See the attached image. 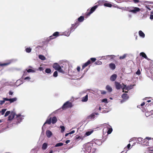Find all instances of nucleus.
<instances>
[{"mask_svg":"<svg viewBox=\"0 0 153 153\" xmlns=\"http://www.w3.org/2000/svg\"><path fill=\"white\" fill-rule=\"evenodd\" d=\"M124 10L135 14L139 12L140 11V9L138 7H126L124 9Z\"/></svg>","mask_w":153,"mask_h":153,"instance_id":"1","label":"nucleus"},{"mask_svg":"<svg viewBox=\"0 0 153 153\" xmlns=\"http://www.w3.org/2000/svg\"><path fill=\"white\" fill-rule=\"evenodd\" d=\"M73 106L72 103L68 101H67L62 107V109H65L66 108H71Z\"/></svg>","mask_w":153,"mask_h":153,"instance_id":"2","label":"nucleus"},{"mask_svg":"<svg viewBox=\"0 0 153 153\" xmlns=\"http://www.w3.org/2000/svg\"><path fill=\"white\" fill-rule=\"evenodd\" d=\"M151 139V138L149 137H147L143 140V138L140 137H138L137 139V140L139 142H140L142 144L144 145H146L145 144H146L148 140L149 141Z\"/></svg>","mask_w":153,"mask_h":153,"instance_id":"3","label":"nucleus"},{"mask_svg":"<svg viewBox=\"0 0 153 153\" xmlns=\"http://www.w3.org/2000/svg\"><path fill=\"white\" fill-rule=\"evenodd\" d=\"M24 116L21 115L20 114L16 115V119L17 120L16 122L17 124L20 123L22 120L24 119Z\"/></svg>","mask_w":153,"mask_h":153,"instance_id":"4","label":"nucleus"},{"mask_svg":"<svg viewBox=\"0 0 153 153\" xmlns=\"http://www.w3.org/2000/svg\"><path fill=\"white\" fill-rule=\"evenodd\" d=\"M59 35V33L58 32H56L54 33L52 35L49 36V37L47 38L46 41L48 42H49L51 40L55 38L56 37L58 36Z\"/></svg>","mask_w":153,"mask_h":153,"instance_id":"5","label":"nucleus"},{"mask_svg":"<svg viewBox=\"0 0 153 153\" xmlns=\"http://www.w3.org/2000/svg\"><path fill=\"white\" fill-rule=\"evenodd\" d=\"M17 61V59H12L8 61V62L5 63H0V66H5L8 65L10 63L14 62H16Z\"/></svg>","mask_w":153,"mask_h":153,"instance_id":"6","label":"nucleus"},{"mask_svg":"<svg viewBox=\"0 0 153 153\" xmlns=\"http://www.w3.org/2000/svg\"><path fill=\"white\" fill-rule=\"evenodd\" d=\"M51 119L52 117H50L45 122V123L44 124L42 128V133L44 132V130L43 129V127L45 125V124H48V125H50L51 123Z\"/></svg>","mask_w":153,"mask_h":153,"instance_id":"7","label":"nucleus"},{"mask_svg":"<svg viewBox=\"0 0 153 153\" xmlns=\"http://www.w3.org/2000/svg\"><path fill=\"white\" fill-rule=\"evenodd\" d=\"M98 7L97 5H96L93 7H92L90 10V12L87 14V16H89Z\"/></svg>","mask_w":153,"mask_h":153,"instance_id":"8","label":"nucleus"},{"mask_svg":"<svg viewBox=\"0 0 153 153\" xmlns=\"http://www.w3.org/2000/svg\"><path fill=\"white\" fill-rule=\"evenodd\" d=\"M115 86L117 90H119L121 88H122L123 85H122V84L121 85L119 82H117L115 81Z\"/></svg>","mask_w":153,"mask_h":153,"instance_id":"9","label":"nucleus"},{"mask_svg":"<svg viewBox=\"0 0 153 153\" xmlns=\"http://www.w3.org/2000/svg\"><path fill=\"white\" fill-rule=\"evenodd\" d=\"M15 115V113L13 111L11 112V114L8 117V120H10L13 119Z\"/></svg>","mask_w":153,"mask_h":153,"instance_id":"10","label":"nucleus"},{"mask_svg":"<svg viewBox=\"0 0 153 153\" xmlns=\"http://www.w3.org/2000/svg\"><path fill=\"white\" fill-rule=\"evenodd\" d=\"M117 75L116 74H113L110 77V80L111 81H114L117 78Z\"/></svg>","mask_w":153,"mask_h":153,"instance_id":"11","label":"nucleus"},{"mask_svg":"<svg viewBox=\"0 0 153 153\" xmlns=\"http://www.w3.org/2000/svg\"><path fill=\"white\" fill-rule=\"evenodd\" d=\"M91 148H92L91 145H87L85 147V150L88 152H91Z\"/></svg>","mask_w":153,"mask_h":153,"instance_id":"12","label":"nucleus"},{"mask_svg":"<svg viewBox=\"0 0 153 153\" xmlns=\"http://www.w3.org/2000/svg\"><path fill=\"white\" fill-rule=\"evenodd\" d=\"M46 134L48 137L50 138L52 135V134L50 131L48 130L46 131Z\"/></svg>","mask_w":153,"mask_h":153,"instance_id":"13","label":"nucleus"},{"mask_svg":"<svg viewBox=\"0 0 153 153\" xmlns=\"http://www.w3.org/2000/svg\"><path fill=\"white\" fill-rule=\"evenodd\" d=\"M140 56H141L142 57H144L145 59L148 60H150V59L148 58L146 54L144 52H141L140 53Z\"/></svg>","mask_w":153,"mask_h":153,"instance_id":"14","label":"nucleus"},{"mask_svg":"<svg viewBox=\"0 0 153 153\" xmlns=\"http://www.w3.org/2000/svg\"><path fill=\"white\" fill-rule=\"evenodd\" d=\"M61 67L57 63H55L53 65V68L55 69V70H57L59 67Z\"/></svg>","mask_w":153,"mask_h":153,"instance_id":"15","label":"nucleus"},{"mask_svg":"<svg viewBox=\"0 0 153 153\" xmlns=\"http://www.w3.org/2000/svg\"><path fill=\"white\" fill-rule=\"evenodd\" d=\"M91 63V62L90 60H88L87 62L84 64L82 66V69H84L86 67Z\"/></svg>","mask_w":153,"mask_h":153,"instance_id":"16","label":"nucleus"},{"mask_svg":"<svg viewBox=\"0 0 153 153\" xmlns=\"http://www.w3.org/2000/svg\"><path fill=\"white\" fill-rule=\"evenodd\" d=\"M139 34V36L142 38H143L145 37V34L143 33V32H142L141 30H140L138 32Z\"/></svg>","mask_w":153,"mask_h":153,"instance_id":"17","label":"nucleus"},{"mask_svg":"<svg viewBox=\"0 0 153 153\" xmlns=\"http://www.w3.org/2000/svg\"><path fill=\"white\" fill-rule=\"evenodd\" d=\"M57 121V119L56 117L54 116L51 119V123L52 124L55 123Z\"/></svg>","mask_w":153,"mask_h":153,"instance_id":"18","label":"nucleus"},{"mask_svg":"<svg viewBox=\"0 0 153 153\" xmlns=\"http://www.w3.org/2000/svg\"><path fill=\"white\" fill-rule=\"evenodd\" d=\"M122 97L123 99L125 100H127L128 98V94H123L122 96Z\"/></svg>","mask_w":153,"mask_h":153,"instance_id":"19","label":"nucleus"},{"mask_svg":"<svg viewBox=\"0 0 153 153\" xmlns=\"http://www.w3.org/2000/svg\"><path fill=\"white\" fill-rule=\"evenodd\" d=\"M88 95L87 94L85 96L82 98V101L83 102H87L88 100Z\"/></svg>","mask_w":153,"mask_h":153,"instance_id":"20","label":"nucleus"},{"mask_svg":"<svg viewBox=\"0 0 153 153\" xmlns=\"http://www.w3.org/2000/svg\"><path fill=\"white\" fill-rule=\"evenodd\" d=\"M106 89L109 92L112 91V89L111 87L109 85H107L106 87Z\"/></svg>","mask_w":153,"mask_h":153,"instance_id":"21","label":"nucleus"},{"mask_svg":"<svg viewBox=\"0 0 153 153\" xmlns=\"http://www.w3.org/2000/svg\"><path fill=\"white\" fill-rule=\"evenodd\" d=\"M109 66L110 68L112 70H114L115 68V65L114 63H111L110 64Z\"/></svg>","mask_w":153,"mask_h":153,"instance_id":"22","label":"nucleus"},{"mask_svg":"<svg viewBox=\"0 0 153 153\" xmlns=\"http://www.w3.org/2000/svg\"><path fill=\"white\" fill-rule=\"evenodd\" d=\"M71 33V32H70L69 30H68V31H66L63 33V35L66 36H68L70 35Z\"/></svg>","mask_w":153,"mask_h":153,"instance_id":"23","label":"nucleus"},{"mask_svg":"<svg viewBox=\"0 0 153 153\" xmlns=\"http://www.w3.org/2000/svg\"><path fill=\"white\" fill-rule=\"evenodd\" d=\"M17 98L16 97H14L12 98H10L9 100L10 103H11L14 102L16 101L17 100Z\"/></svg>","mask_w":153,"mask_h":153,"instance_id":"24","label":"nucleus"},{"mask_svg":"<svg viewBox=\"0 0 153 153\" xmlns=\"http://www.w3.org/2000/svg\"><path fill=\"white\" fill-rule=\"evenodd\" d=\"M48 146V144L46 143H44L42 145V149L43 150H45Z\"/></svg>","mask_w":153,"mask_h":153,"instance_id":"25","label":"nucleus"},{"mask_svg":"<svg viewBox=\"0 0 153 153\" xmlns=\"http://www.w3.org/2000/svg\"><path fill=\"white\" fill-rule=\"evenodd\" d=\"M95 115L94 114H92L89 116H88V119H90L91 120H92L94 119L95 118Z\"/></svg>","mask_w":153,"mask_h":153,"instance_id":"26","label":"nucleus"},{"mask_svg":"<svg viewBox=\"0 0 153 153\" xmlns=\"http://www.w3.org/2000/svg\"><path fill=\"white\" fill-rule=\"evenodd\" d=\"M84 20V17L82 16H80L78 19V21L80 22H82Z\"/></svg>","mask_w":153,"mask_h":153,"instance_id":"27","label":"nucleus"},{"mask_svg":"<svg viewBox=\"0 0 153 153\" xmlns=\"http://www.w3.org/2000/svg\"><path fill=\"white\" fill-rule=\"evenodd\" d=\"M75 26H74V24H72V26L71 28L70 31V32H71V33L73 32L74 30L76 28V27H75Z\"/></svg>","mask_w":153,"mask_h":153,"instance_id":"28","label":"nucleus"},{"mask_svg":"<svg viewBox=\"0 0 153 153\" xmlns=\"http://www.w3.org/2000/svg\"><path fill=\"white\" fill-rule=\"evenodd\" d=\"M93 132V130H91L86 132L85 134V135L88 136L91 134Z\"/></svg>","mask_w":153,"mask_h":153,"instance_id":"29","label":"nucleus"},{"mask_svg":"<svg viewBox=\"0 0 153 153\" xmlns=\"http://www.w3.org/2000/svg\"><path fill=\"white\" fill-rule=\"evenodd\" d=\"M122 88L123 90H128V86H126V85H125L123 83L122 84Z\"/></svg>","mask_w":153,"mask_h":153,"instance_id":"30","label":"nucleus"},{"mask_svg":"<svg viewBox=\"0 0 153 153\" xmlns=\"http://www.w3.org/2000/svg\"><path fill=\"white\" fill-rule=\"evenodd\" d=\"M25 50L27 53H29L31 52L32 49L30 47H29L26 48Z\"/></svg>","mask_w":153,"mask_h":153,"instance_id":"31","label":"nucleus"},{"mask_svg":"<svg viewBox=\"0 0 153 153\" xmlns=\"http://www.w3.org/2000/svg\"><path fill=\"white\" fill-rule=\"evenodd\" d=\"M39 59L42 60H44L46 58L44 56L42 55H39Z\"/></svg>","mask_w":153,"mask_h":153,"instance_id":"32","label":"nucleus"},{"mask_svg":"<svg viewBox=\"0 0 153 153\" xmlns=\"http://www.w3.org/2000/svg\"><path fill=\"white\" fill-rule=\"evenodd\" d=\"M62 67H63L62 66L60 67L57 70L59 72L61 73L62 74H64V71L62 69Z\"/></svg>","mask_w":153,"mask_h":153,"instance_id":"33","label":"nucleus"},{"mask_svg":"<svg viewBox=\"0 0 153 153\" xmlns=\"http://www.w3.org/2000/svg\"><path fill=\"white\" fill-rule=\"evenodd\" d=\"M108 56H114L113 55H108L106 56H102L101 57V58H103V59H107V57Z\"/></svg>","mask_w":153,"mask_h":153,"instance_id":"34","label":"nucleus"},{"mask_svg":"<svg viewBox=\"0 0 153 153\" xmlns=\"http://www.w3.org/2000/svg\"><path fill=\"white\" fill-rule=\"evenodd\" d=\"M63 145V143H57L55 146V147H57L61 146Z\"/></svg>","mask_w":153,"mask_h":153,"instance_id":"35","label":"nucleus"},{"mask_svg":"<svg viewBox=\"0 0 153 153\" xmlns=\"http://www.w3.org/2000/svg\"><path fill=\"white\" fill-rule=\"evenodd\" d=\"M6 110L7 109L5 108L2 109L1 111H0V113H1L2 115H4Z\"/></svg>","mask_w":153,"mask_h":153,"instance_id":"36","label":"nucleus"},{"mask_svg":"<svg viewBox=\"0 0 153 153\" xmlns=\"http://www.w3.org/2000/svg\"><path fill=\"white\" fill-rule=\"evenodd\" d=\"M127 54H125L123 56H121L120 57V59H123L125 58L126 56H127Z\"/></svg>","mask_w":153,"mask_h":153,"instance_id":"37","label":"nucleus"},{"mask_svg":"<svg viewBox=\"0 0 153 153\" xmlns=\"http://www.w3.org/2000/svg\"><path fill=\"white\" fill-rule=\"evenodd\" d=\"M104 5L105 6L109 7H111L112 6V5L111 4L107 3L104 4Z\"/></svg>","mask_w":153,"mask_h":153,"instance_id":"38","label":"nucleus"},{"mask_svg":"<svg viewBox=\"0 0 153 153\" xmlns=\"http://www.w3.org/2000/svg\"><path fill=\"white\" fill-rule=\"evenodd\" d=\"M27 72L30 73V72H32L34 73L35 72V71L34 70H33L31 69H29L28 70H27Z\"/></svg>","mask_w":153,"mask_h":153,"instance_id":"39","label":"nucleus"},{"mask_svg":"<svg viewBox=\"0 0 153 153\" xmlns=\"http://www.w3.org/2000/svg\"><path fill=\"white\" fill-rule=\"evenodd\" d=\"M112 131V128H108V130L107 131V134H110Z\"/></svg>","mask_w":153,"mask_h":153,"instance_id":"40","label":"nucleus"},{"mask_svg":"<svg viewBox=\"0 0 153 153\" xmlns=\"http://www.w3.org/2000/svg\"><path fill=\"white\" fill-rule=\"evenodd\" d=\"M45 72L48 74L50 73L51 72V70L50 68H46L45 70Z\"/></svg>","mask_w":153,"mask_h":153,"instance_id":"41","label":"nucleus"},{"mask_svg":"<svg viewBox=\"0 0 153 153\" xmlns=\"http://www.w3.org/2000/svg\"><path fill=\"white\" fill-rule=\"evenodd\" d=\"M95 64H96V65H101L102 64V62L100 61H96L95 62Z\"/></svg>","mask_w":153,"mask_h":153,"instance_id":"42","label":"nucleus"},{"mask_svg":"<svg viewBox=\"0 0 153 153\" xmlns=\"http://www.w3.org/2000/svg\"><path fill=\"white\" fill-rule=\"evenodd\" d=\"M10 114H11L10 111H6V113H5L4 117H6L9 115Z\"/></svg>","mask_w":153,"mask_h":153,"instance_id":"43","label":"nucleus"},{"mask_svg":"<svg viewBox=\"0 0 153 153\" xmlns=\"http://www.w3.org/2000/svg\"><path fill=\"white\" fill-rule=\"evenodd\" d=\"M60 128H61V132H63L64 131L65 129V127L63 126H60Z\"/></svg>","mask_w":153,"mask_h":153,"instance_id":"44","label":"nucleus"},{"mask_svg":"<svg viewBox=\"0 0 153 153\" xmlns=\"http://www.w3.org/2000/svg\"><path fill=\"white\" fill-rule=\"evenodd\" d=\"M135 85H131L129 86H128V90L132 89L133 88V86Z\"/></svg>","mask_w":153,"mask_h":153,"instance_id":"45","label":"nucleus"},{"mask_svg":"<svg viewBox=\"0 0 153 153\" xmlns=\"http://www.w3.org/2000/svg\"><path fill=\"white\" fill-rule=\"evenodd\" d=\"M58 76V72L56 71H55L53 74V76L56 77Z\"/></svg>","mask_w":153,"mask_h":153,"instance_id":"46","label":"nucleus"},{"mask_svg":"<svg viewBox=\"0 0 153 153\" xmlns=\"http://www.w3.org/2000/svg\"><path fill=\"white\" fill-rule=\"evenodd\" d=\"M102 102H104L105 103H107L108 102L107 99L106 98L102 100Z\"/></svg>","mask_w":153,"mask_h":153,"instance_id":"47","label":"nucleus"},{"mask_svg":"<svg viewBox=\"0 0 153 153\" xmlns=\"http://www.w3.org/2000/svg\"><path fill=\"white\" fill-rule=\"evenodd\" d=\"M79 25V23L78 21H76V22L74 24V26H76L75 27H77Z\"/></svg>","mask_w":153,"mask_h":153,"instance_id":"48","label":"nucleus"},{"mask_svg":"<svg viewBox=\"0 0 153 153\" xmlns=\"http://www.w3.org/2000/svg\"><path fill=\"white\" fill-rule=\"evenodd\" d=\"M136 73L137 75H140V70L139 69H138L136 72Z\"/></svg>","mask_w":153,"mask_h":153,"instance_id":"49","label":"nucleus"},{"mask_svg":"<svg viewBox=\"0 0 153 153\" xmlns=\"http://www.w3.org/2000/svg\"><path fill=\"white\" fill-rule=\"evenodd\" d=\"M90 59L92 62H94L96 60V59L95 58H91Z\"/></svg>","mask_w":153,"mask_h":153,"instance_id":"50","label":"nucleus"},{"mask_svg":"<svg viewBox=\"0 0 153 153\" xmlns=\"http://www.w3.org/2000/svg\"><path fill=\"white\" fill-rule=\"evenodd\" d=\"M30 78L28 76L24 78L25 80H27L28 81H30Z\"/></svg>","mask_w":153,"mask_h":153,"instance_id":"51","label":"nucleus"},{"mask_svg":"<svg viewBox=\"0 0 153 153\" xmlns=\"http://www.w3.org/2000/svg\"><path fill=\"white\" fill-rule=\"evenodd\" d=\"M130 146H131L130 144H129L127 145V146L126 147H125L124 149H126L128 148V149H129L130 148Z\"/></svg>","mask_w":153,"mask_h":153,"instance_id":"52","label":"nucleus"},{"mask_svg":"<svg viewBox=\"0 0 153 153\" xmlns=\"http://www.w3.org/2000/svg\"><path fill=\"white\" fill-rule=\"evenodd\" d=\"M5 101L4 100H0V104L1 105H3L5 102Z\"/></svg>","mask_w":153,"mask_h":153,"instance_id":"53","label":"nucleus"},{"mask_svg":"<svg viewBox=\"0 0 153 153\" xmlns=\"http://www.w3.org/2000/svg\"><path fill=\"white\" fill-rule=\"evenodd\" d=\"M80 138H81V137L79 136L76 135V136L75 137V139H76V140H77L79 139H80Z\"/></svg>","mask_w":153,"mask_h":153,"instance_id":"54","label":"nucleus"},{"mask_svg":"<svg viewBox=\"0 0 153 153\" xmlns=\"http://www.w3.org/2000/svg\"><path fill=\"white\" fill-rule=\"evenodd\" d=\"M3 99L5 101H9V100H10V99L7 98H3Z\"/></svg>","mask_w":153,"mask_h":153,"instance_id":"55","label":"nucleus"},{"mask_svg":"<svg viewBox=\"0 0 153 153\" xmlns=\"http://www.w3.org/2000/svg\"><path fill=\"white\" fill-rule=\"evenodd\" d=\"M9 95H12L13 94V92L11 91H10L9 92Z\"/></svg>","mask_w":153,"mask_h":153,"instance_id":"56","label":"nucleus"},{"mask_svg":"<svg viewBox=\"0 0 153 153\" xmlns=\"http://www.w3.org/2000/svg\"><path fill=\"white\" fill-rule=\"evenodd\" d=\"M101 94H105L106 93V92L105 91H101Z\"/></svg>","mask_w":153,"mask_h":153,"instance_id":"57","label":"nucleus"},{"mask_svg":"<svg viewBox=\"0 0 153 153\" xmlns=\"http://www.w3.org/2000/svg\"><path fill=\"white\" fill-rule=\"evenodd\" d=\"M39 70L40 71H43V68L42 67H40L39 68Z\"/></svg>","mask_w":153,"mask_h":153,"instance_id":"58","label":"nucleus"},{"mask_svg":"<svg viewBox=\"0 0 153 153\" xmlns=\"http://www.w3.org/2000/svg\"><path fill=\"white\" fill-rule=\"evenodd\" d=\"M75 132V131L74 130H73V131H71L69 133V134H72L74 133Z\"/></svg>","mask_w":153,"mask_h":153,"instance_id":"59","label":"nucleus"},{"mask_svg":"<svg viewBox=\"0 0 153 153\" xmlns=\"http://www.w3.org/2000/svg\"><path fill=\"white\" fill-rule=\"evenodd\" d=\"M27 72H26V71H24V73L23 74V76H26L27 75Z\"/></svg>","mask_w":153,"mask_h":153,"instance_id":"60","label":"nucleus"},{"mask_svg":"<svg viewBox=\"0 0 153 153\" xmlns=\"http://www.w3.org/2000/svg\"><path fill=\"white\" fill-rule=\"evenodd\" d=\"M70 140H66L65 141V143H66V144H68V143H69L70 142Z\"/></svg>","mask_w":153,"mask_h":153,"instance_id":"61","label":"nucleus"},{"mask_svg":"<svg viewBox=\"0 0 153 153\" xmlns=\"http://www.w3.org/2000/svg\"><path fill=\"white\" fill-rule=\"evenodd\" d=\"M80 68L79 67H78L77 68V70L78 71H79L80 70Z\"/></svg>","mask_w":153,"mask_h":153,"instance_id":"62","label":"nucleus"},{"mask_svg":"<svg viewBox=\"0 0 153 153\" xmlns=\"http://www.w3.org/2000/svg\"><path fill=\"white\" fill-rule=\"evenodd\" d=\"M150 19H153V15H151L150 16Z\"/></svg>","mask_w":153,"mask_h":153,"instance_id":"63","label":"nucleus"},{"mask_svg":"<svg viewBox=\"0 0 153 153\" xmlns=\"http://www.w3.org/2000/svg\"><path fill=\"white\" fill-rule=\"evenodd\" d=\"M145 104V103L144 102H143V103H142L141 104H140V106H143Z\"/></svg>","mask_w":153,"mask_h":153,"instance_id":"64","label":"nucleus"}]
</instances>
